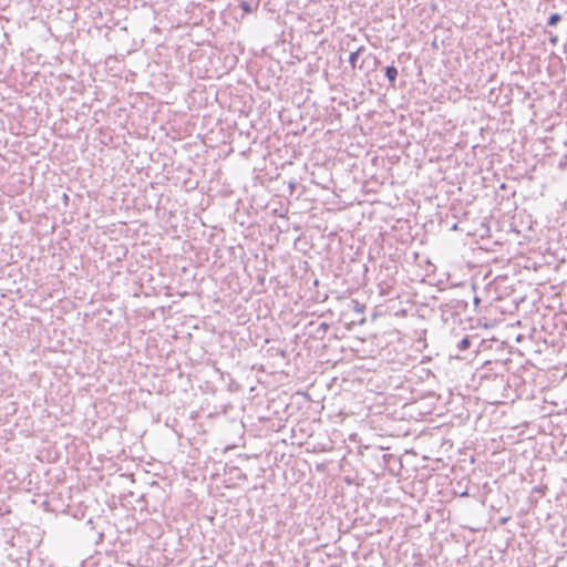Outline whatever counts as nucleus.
<instances>
[{"label": "nucleus", "instance_id": "nucleus-1", "mask_svg": "<svg viewBox=\"0 0 567 567\" xmlns=\"http://www.w3.org/2000/svg\"><path fill=\"white\" fill-rule=\"evenodd\" d=\"M385 76L389 80L390 84L393 86L398 76L396 68L394 65L386 66Z\"/></svg>", "mask_w": 567, "mask_h": 567}, {"label": "nucleus", "instance_id": "nucleus-2", "mask_svg": "<svg viewBox=\"0 0 567 567\" xmlns=\"http://www.w3.org/2000/svg\"><path fill=\"white\" fill-rule=\"evenodd\" d=\"M471 347V339L468 336L464 337L458 343H457V350L458 351H465Z\"/></svg>", "mask_w": 567, "mask_h": 567}, {"label": "nucleus", "instance_id": "nucleus-3", "mask_svg": "<svg viewBox=\"0 0 567 567\" xmlns=\"http://www.w3.org/2000/svg\"><path fill=\"white\" fill-rule=\"evenodd\" d=\"M561 21V16L559 13H553L548 18L547 25L555 27Z\"/></svg>", "mask_w": 567, "mask_h": 567}, {"label": "nucleus", "instance_id": "nucleus-4", "mask_svg": "<svg viewBox=\"0 0 567 567\" xmlns=\"http://www.w3.org/2000/svg\"><path fill=\"white\" fill-rule=\"evenodd\" d=\"M351 303H352V309L355 312H359V313L364 312L365 306L363 303L359 302L358 300H352Z\"/></svg>", "mask_w": 567, "mask_h": 567}, {"label": "nucleus", "instance_id": "nucleus-5", "mask_svg": "<svg viewBox=\"0 0 567 567\" xmlns=\"http://www.w3.org/2000/svg\"><path fill=\"white\" fill-rule=\"evenodd\" d=\"M239 7L246 13H250L252 11V8L248 1H245V0L240 1Z\"/></svg>", "mask_w": 567, "mask_h": 567}, {"label": "nucleus", "instance_id": "nucleus-6", "mask_svg": "<svg viewBox=\"0 0 567 567\" xmlns=\"http://www.w3.org/2000/svg\"><path fill=\"white\" fill-rule=\"evenodd\" d=\"M359 56V52H352L349 56V63L351 64L352 69H355L357 66V60Z\"/></svg>", "mask_w": 567, "mask_h": 567}, {"label": "nucleus", "instance_id": "nucleus-7", "mask_svg": "<svg viewBox=\"0 0 567 567\" xmlns=\"http://www.w3.org/2000/svg\"><path fill=\"white\" fill-rule=\"evenodd\" d=\"M364 51V47L358 48L354 52H359V55Z\"/></svg>", "mask_w": 567, "mask_h": 567}, {"label": "nucleus", "instance_id": "nucleus-8", "mask_svg": "<svg viewBox=\"0 0 567 567\" xmlns=\"http://www.w3.org/2000/svg\"><path fill=\"white\" fill-rule=\"evenodd\" d=\"M556 40H557V38L555 37V38L551 39V42L555 43Z\"/></svg>", "mask_w": 567, "mask_h": 567}]
</instances>
